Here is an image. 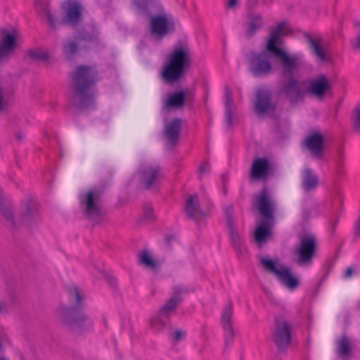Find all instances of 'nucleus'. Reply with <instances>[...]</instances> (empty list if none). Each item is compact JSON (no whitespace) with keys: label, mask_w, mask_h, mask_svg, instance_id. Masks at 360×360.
I'll use <instances>...</instances> for the list:
<instances>
[{"label":"nucleus","mask_w":360,"mask_h":360,"mask_svg":"<svg viewBox=\"0 0 360 360\" xmlns=\"http://www.w3.org/2000/svg\"><path fill=\"white\" fill-rule=\"evenodd\" d=\"M292 30L288 27L286 21L279 22L271 29L265 47L261 51H252L246 55L248 70L254 77L268 75L273 69L271 57L279 58L281 64V75H292L300 67L297 54H290L283 49V37L289 36Z\"/></svg>","instance_id":"nucleus-1"},{"label":"nucleus","mask_w":360,"mask_h":360,"mask_svg":"<svg viewBox=\"0 0 360 360\" xmlns=\"http://www.w3.org/2000/svg\"><path fill=\"white\" fill-rule=\"evenodd\" d=\"M136 14L149 19L151 37L161 41L165 37L176 32V23L172 15L164 13L159 0H132Z\"/></svg>","instance_id":"nucleus-2"},{"label":"nucleus","mask_w":360,"mask_h":360,"mask_svg":"<svg viewBox=\"0 0 360 360\" xmlns=\"http://www.w3.org/2000/svg\"><path fill=\"white\" fill-rule=\"evenodd\" d=\"M98 74L93 67L79 65L71 73L73 105L80 111L95 109L93 88L98 82Z\"/></svg>","instance_id":"nucleus-3"},{"label":"nucleus","mask_w":360,"mask_h":360,"mask_svg":"<svg viewBox=\"0 0 360 360\" xmlns=\"http://www.w3.org/2000/svg\"><path fill=\"white\" fill-rule=\"evenodd\" d=\"M70 300L75 302V307L63 306L58 311L59 320L72 332L83 333L93 328L91 318L82 310L84 297L81 289L75 285L68 288Z\"/></svg>","instance_id":"nucleus-4"},{"label":"nucleus","mask_w":360,"mask_h":360,"mask_svg":"<svg viewBox=\"0 0 360 360\" xmlns=\"http://www.w3.org/2000/svg\"><path fill=\"white\" fill-rule=\"evenodd\" d=\"M192 65V58L186 40H178L167 54L161 77L167 84L179 82Z\"/></svg>","instance_id":"nucleus-5"},{"label":"nucleus","mask_w":360,"mask_h":360,"mask_svg":"<svg viewBox=\"0 0 360 360\" xmlns=\"http://www.w3.org/2000/svg\"><path fill=\"white\" fill-rule=\"evenodd\" d=\"M256 207L262 219L255 231V239L259 245H262L271 232L274 226L276 204L271 198L268 190L264 188L256 198Z\"/></svg>","instance_id":"nucleus-6"},{"label":"nucleus","mask_w":360,"mask_h":360,"mask_svg":"<svg viewBox=\"0 0 360 360\" xmlns=\"http://www.w3.org/2000/svg\"><path fill=\"white\" fill-rule=\"evenodd\" d=\"M260 262L266 271L274 275L277 281L288 290L292 291L299 286V278L292 274L288 266H282L277 268L274 260L266 257H262Z\"/></svg>","instance_id":"nucleus-7"},{"label":"nucleus","mask_w":360,"mask_h":360,"mask_svg":"<svg viewBox=\"0 0 360 360\" xmlns=\"http://www.w3.org/2000/svg\"><path fill=\"white\" fill-rule=\"evenodd\" d=\"M272 340L275 344L278 354L286 352L292 340V326L283 316L275 318L274 327L272 330Z\"/></svg>","instance_id":"nucleus-8"},{"label":"nucleus","mask_w":360,"mask_h":360,"mask_svg":"<svg viewBox=\"0 0 360 360\" xmlns=\"http://www.w3.org/2000/svg\"><path fill=\"white\" fill-rule=\"evenodd\" d=\"M317 239L314 235L307 234L300 238L295 248L297 263L300 265L311 264L317 249Z\"/></svg>","instance_id":"nucleus-9"},{"label":"nucleus","mask_w":360,"mask_h":360,"mask_svg":"<svg viewBox=\"0 0 360 360\" xmlns=\"http://www.w3.org/2000/svg\"><path fill=\"white\" fill-rule=\"evenodd\" d=\"M102 193L98 190H89L81 203L85 205V214L94 223H99L103 219V210L100 205Z\"/></svg>","instance_id":"nucleus-10"},{"label":"nucleus","mask_w":360,"mask_h":360,"mask_svg":"<svg viewBox=\"0 0 360 360\" xmlns=\"http://www.w3.org/2000/svg\"><path fill=\"white\" fill-rule=\"evenodd\" d=\"M295 72L290 76L282 75L288 78V81L281 86V94L288 100L292 106H295L302 102L305 96V89H302L300 82L295 75Z\"/></svg>","instance_id":"nucleus-11"},{"label":"nucleus","mask_w":360,"mask_h":360,"mask_svg":"<svg viewBox=\"0 0 360 360\" xmlns=\"http://www.w3.org/2000/svg\"><path fill=\"white\" fill-rule=\"evenodd\" d=\"M277 109V104L273 101L270 89H259L255 94L254 110L257 115L271 116Z\"/></svg>","instance_id":"nucleus-12"},{"label":"nucleus","mask_w":360,"mask_h":360,"mask_svg":"<svg viewBox=\"0 0 360 360\" xmlns=\"http://www.w3.org/2000/svg\"><path fill=\"white\" fill-rule=\"evenodd\" d=\"M276 172V165L266 157L257 158L254 160L250 176L252 180H265L272 177Z\"/></svg>","instance_id":"nucleus-13"},{"label":"nucleus","mask_w":360,"mask_h":360,"mask_svg":"<svg viewBox=\"0 0 360 360\" xmlns=\"http://www.w3.org/2000/svg\"><path fill=\"white\" fill-rule=\"evenodd\" d=\"M333 91V85L328 77L323 75L319 74L314 78L308 81V86L305 88V92L316 96L321 100L328 94Z\"/></svg>","instance_id":"nucleus-14"},{"label":"nucleus","mask_w":360,"mask_h":360,"mask_svg":"<svg viewBox=\"0 0 360 360\" xmlns=\"http://www.w3.org/2000/svg\"><path fill=\"white\" fill-rule=\"evenodd\" d=\"M195 99V91L188 89L176 91L168 95L165 107L168 109H180L186 104L191 106Z\"/></svg>","instance_id":"nucleus-15"},{"label":"nucleus","mask_w":360,"mask_h":360,"mask_svg":"<svg viewBox=\"0 0 360 360\" xmlns=\"http://www.w3.org/2000/svg\"><path fill=\"white\" fill-rule=\"evenodd\" d=\"M305 147L313 158L322 159L324 155L325 140L321 133L313 131L304 140Z\"/></svg>","instance_id":"nucleus-16"},{"label":"nucleus","mask_w":360,"mask_h":360,"mask_svg":"<svg viewBox=\"0 0 360 360\" xmlns=\"http://www.w3.org/2000/svg\"><path fill=\"white\" fill-rule=\"evenodd\" d=\"M82 9L80 3L73 0L68 1L63 17L65 25L76 29L83 20Z\"/></svg>","instance_id":"nucleus-17"},{"label":"nucleus","mask_w":360,"mask_h":360,"mask_svg":"<svg viewBox=\"0 0 360 360\" xmlns=\"http://www.w3.org/2000/svg\"><path fill=\"white\" fill-rule=\"evenodd\" d=\"M233 316V304L229 302L225 306L221 317V323L224 333L225 348H229L233 342L234 331L231 322Z\"/></svg>","instance_id":"nucleus-18"},{"label":"nucleus","mask_w":360,"mask_h":360,"mask_svg":"<svg viewBox=\"0 0 360 360\" xmlns=\"http://www.w3.org/2000/svg\"><path fill=\"white\" fill-rule=\"evenodd\" d=\"M184 212L187 218L190 220L199 221L203 219L206 214L202 209L197 194L191 195L185 201Z\"/></svg>","instance_id":"nucleus-19"},{"label":"nucleus","mask_w":360,"mask_h":360,"mask_svg":"<svg viewBox=\"0 0 360 360\" xmlns=\"http://www.w3.org/2000/svg\"><path fill=\"white\" fill-rule=\"evenodd\" d=\"M182 128V120L179 117H174L165 126L164 135L166 143L170 148L176 146L180 139Z\"/></svg>","instance_id":"nucleus-20"},{"label":"nucleus","mask_w":360,"mask_h":360,"mask_svg":"<svg viewBox=\"0 0 360 360\" xmlns=\"http://www.w3.org/2000/svg\"><path fill=\"white\" fill-rule=\"evenodd\" d=\"M188 293L186 287L176 285L172 288V296L167 300L165 304L160 308V311L165 314L170 316V313L175 310L182 302V295Z\"/></svg>","instance_id":"nucleus-21"},{"label":"nucleus","mask_w":360,"mask_h":360,"mask_svg":"<svg viewBox=\"0 0 360 360\" xmlns=\"http://www.w3.org/2000/svg\"><path fill=\"white\" fill-rule=\"evenodd\" d=\"M41 219L38 212V203L32 199L26 202L25 210L20 214V220L28 226L37 223Z\"/></svg>","instance_id":"nucleus-22"},{"label":"nucleus","mask_w":360,"mask_h":360,"mask_svg":"<svg viewBox=\"0 0 360 360\" xmlns=\"http://www.w3.org/2000/svg\"><path fill=\"white\" fill-rule=\"evenodd\" d=\"M335 353L342 360H348L352 354L351 340L345 333L335 340Z\"/></svg>","instance_id":"nucleus-23"},{"label":"nucleus","mask_w":360,"mask_h":360,"mask_svg":"<svg viewBox=\"0 0 360 360\" xmlns=\"http://www.w3.org/2000/svg\"><path fill=\"white\" fill-rule=\"evenodd\" d=\"M303 37L308 43L310 49H312L314 55H315L321 62L328 61L329 58L327 56L326 51L321 46V38L316 40L314 37L309 32H303Z\"/></svg>","instance_id":"nucleus-24"},{"label":"nucleus","mask_w":360,"mask_h":360,"mask_svg":"<svg viewBox=\"0 0 360 360\" xmlns=\"http://www.w3.org/2000/svg\"><path fill=\"white\" fill-rule=\"evenodd\" d=\"M151 329L157 333L162 332L165 328H170V316L165 314L160 310L150 321Z\"/></svg>","instance_id":"nucleus-25"},{"label":"nucleus","mask_w":360,"mask_h":360,"mask_svg":"<svg viewBox=\"0 0 360 360\" xmlns=\"http://www.w3.org/2000/svg\"><path fill=\"white\" fill-rule=\"evenodd\" d=\"M0 210L2 215L7 220L8 223L11 224L12 227H15L16 224L14 219L13 212V206L10 200L4 196V192L2 189L0 188Z\"/></svg>","instance_id":"nucleus-26"},{"label":"nucleus","mask_w":360,"mask_h":360,"mask_svg":"<svg viewBox=\"0 0 360 360\" xmlns=\"http://www.w3.org/2000/svg\"><path fill=\"white\" fill-rule=\"evenodd\" d=\"M229 231L232 246L238 255H245L248 253V248L242 236L236 228L229 229Z\"/></svg>","instance_id":"nucleus-27"},{"label":"nucleus","mask_w":360,"mask_h":360,"mask_svg":"<svg viewBox=\"0 0 360 360\" xmlns=\"http://www.w3.org/2000/svg\"><path fill=\"white\" fill-rule=\"evenodd\" d=\"M138 262L139 264L153 271H158L161 266L160 262L153 259L147 250H143L138 254Z\"/></svg>","instance_id":"nucleus-28"},{"label":"nucleus","mask_w":360,"mask_h":360,"mask_svg":"<svg viewBox=\"0 0 360 360\" xmlns=\"http://www.w3.org/2000/svg\"><path fill=\"white\" fill-rule=\"evenodd\" d=\"M160 167L158 165H143L138 170L141 180H156L161 177L160 175Z\"/></svg>","instance_id":"nucleus-29"},{"label":"nucleus","mask_w":360,"mask_h":360,"mask_svg":"<svg viewBox=\"0 0 360 360\" xmlns=\"http://www.w3.org/2000/svg\"><path fill=\"white\" fill-rule=\"evenodd\" d=\"M232 104V91L229 86H226L224 89L225 119L229 127H231L233 124Z\"/></svg>","instance_id":"nucleus-30"},{"label":"nucleus","mask_w":360,"mask_h":360,"mask_svg":"<svg viewBox=\"0 0 360 360\" xmlns=\"http://www.w3.org/2000/svg\"><path fill=\"white\" fill-rule=\"evenodd\" d=\"M79 47L77 42L68 39L63 43V52L68 60L72 61L78 55Z\"/></svg>","instance_id":"nucleus-31"},{"label":"nucleus","mask_w":360,"mask_h":360,"mask_svg":"<svg viewBox=\"0 0 360 360\" xmlns=\"http://www.w3.org/2000/svg\"><path fill=\"white\" fill-rule=\"evenodd\" d=\"M43 10L47 18L49 27L52 31H56L62 25H65L64 18L62 19L58 18L54 14H53L46 7L44 8Z\"/></svg>","instance_id":"nucleus-32"},{"label":"nucleus","mask_w":360,"mask_h":360,"mask_svg":"<svg viewBox=\"0 0 360 360\" xmlns=\"http://www.w3.org/2000/svg\"><path fill=\"white\" fill-rule=\"evenodd\" d=\"M262 18L260 15H253L249 22L246 33L248 37H253L257 30L262 27Z\"/></svg>","instance_id":"nucleus-33"},{"label":"nucleus","mask_w":360,"mask_h":360,"mask_svg":"<svg viewBox=\"0 0 360 360\" xmlns=\"http://www.w3.org/2000/svg\"><path fill=\"white\" fill-rule=\"evenodd\" d=\"M224 212L226 217L229 230L235 228L234 207L233 204H229L224 207Z\"/></svg>","instance_id":"nucleus-34"},{"label":"nucleus","mask_w":360,"mask_h":360,"mask_svg":"<svg viewBox=\"0 0 360 360\" xmlns=\"http://www.w3.org/2000/svg\"><path fill=\"white\" fill-rule=\"evenodd\" d=\"M160 181H139V191H157L160 185Z\"/></svg>","instance_id":"nucleus-35"},{"label":"nucleus","mask_w":360,"mask_h":360,"mask_svg":"<svg viewBox=\"0 0 360 360\" xmlns=\"http://www.w3.org/2000/svg\"><path fill=\"white\" fill-rule=\"evenodd\" d=\"M27 55L34 60L46 61L49 58V56L47 53L40 50H29Z\"/></svg>","instance_id":"nucleus-36"},{"label":"nucleus","mask_w":360,"mask_h":360,"mask_svg":"<svg viewBox=\"0 0 360 360\" xmlns=\"http://www.w3.org/2000/svg\"><path fill=\"white\" fill-rule=\"evenodd\" d=\"M353 129L356 133H360V108H356L353 116Z\"/></svg>","instance_id":"nucleus-37"},{"label":"nucleus","mask_w":360,"mask_h":360,"mask_svg":"<svg viewBox=\"0 0 360 360\" xmlns=\"http://www.w3.org/2000/svg\"><path fill=\"white\" fill-rule=\"evenodd\" d=\"M143 210H144V218L146 220H153L155 218L154 214H153V208L150 203L146 202L143 205Z\"/></svg>","instance_id":"nucleus-38"},{"label":"nucleus","mask_w":360,"mask_h":360,"mask_svg":"<svg viewBox=\"0 0 360 360\" xmlns=\"http://www.w3.org/2000/svg\"><path fill=\"white\" fill-rule=\"evenodd\" d=\"M302 188L307 193L316 190L318 186V181H302Z\"/></svg>","instance_id":"nucleus-39"},{"label":"nucleus","mask_w":360,"mask_h":360,"mask_svg":"<svg viewBox=\"0 0 360 360\" xmlns=\"http://www.w3.org/2000/svg\"><path fill=\"white\" fill-rule=\"evenodd\" d=\"M302 180H318V176L309 168H305L302 172Z\"/></svg>","instance_id":"nucleus-40"},{"label":"nucleus","mask_w":360,"mask_h":360,"mask_svg":"<svg viewBox=\"0 0 360 360\" xmlns=\"http://www.w3.org/2000/svg\"><path fill=\"white\" fill-rule=\"evenodd\" d=\"M169 336L172 338V340L178 342L186 336V333L183 332L181 329H176L173 333H170Z\"/></svg>","instance_id":"nucleus-41"},{"label":"nucleus","mask_w":360,"mask_h":360,"mask_svg":"<svg viewBox=\"0 0 360 360\" xmlns=\"http://www.w3.org/2000/svg\"><path fill=\"white\" fill-rule=\"evenodd\" d=\"M354 27H358L357 37L355 43L353 44V48L354 49L360 51V22H356Z\"/></svg>","instance_id":"nucleus-42"},{"label":"nucleus","mask_w":360,"mask_h":360,"mask_svg":"<svg viewBox=\"0 0 360 360\" xmlns=\"http://www.w3.org/2000/svg\"><path fill=\"white\" fill-rule=\"evenodd\" d=\"M210 167V165L207 162H204L202 163V165L199 167V179L202 178V174L207 172H208Z\"/></svg>","instance_id":"nucleus-43"},{"label":"nucleus","mask_w":360,"mask_h":360,"mask_svg":"<svg viewBox=\"0 0 360 360\" xmlns=\"http://www.w3.org/2000/svg\"><path fill=\"white\" fill-rule=\"evenodd\" d=\"M4 91L3 88L0 87V111L4 108Z\"/></svg>","instance_id":"nucleus-44"},{"label":"nucleus","mask_w":360,"mask_h":360,"mask_svg":"<svg viewBox=\"0 0 360 360\" xmlns=\"http://www.w3.org/2000/svg\"><path fill=\"white\" fill-rule=\"evenodd\" d=\"M360 236V217L357 219L355 224V236Z\"/></svg>","instance_id":"nucleus-45"},{"label":"nucleus","mask_w":360,"mask_h":360,"mask_svg":"<svg viewBox=\"0 0 360 360\" xmlns=\"http://www.w3.org/2000/svg\"><path fill=\"white\" fill-rule=\"evenodd\" d=\"M237 4H238V0H228L227 7L229 8H234L236 7Z\"/></svg>","instance_id":"nucleus-46"},{"label":"nucleus","mask_w":360,"mask_h":360,"mask_svg":"<svg viewBox=\"0 0 360 360\" xmlns=\"http://www.w3.org/2000/svg\"><path fill=\"white\" fill-rule=\"evenodd\" d=\"M353 273H354L353 269L352 267H348L345 271V277L346 278H349L352 276Z\"/></svg>","instance_id":"nucleus-47"},{"label":"nucleus","mask_w":360,"mask_h":360,"mask_svg":"<svg viewBox=\"0 0 360 360\" xmlns=\"http://www.w3.org/2000/svg\"><path fill=\"white\" fill-rule=\"evenodd\" d=\"M174 240V236H167L165 238V241L168 246H171L172 241Z\"/></svg>","instance_id":"nucleus-48"},{"label":"nucleus","mask_w":360,"mask_h":360,"mask_svg":"<svg viewBox=\"0 0 360 360\" xmlns=\"http://www.w3.org/2000/svg\"><path fill=\"white\" fill-rule=\"evenodd\" d=\"M16 137H17V139L19 141H21L22 140L24 139L25 138V134L22 131H18L16 134Z\"/></svg>","instance_id":"nucleus-49"},{"label":"nucleus","mask_w":360,"mask_h":360,"mask_svg":"<svg viewBox=\"0 0 360 360\" xmlns=\"http://www.w3.org/2000/svg\"><path fill=\"white\" fill-rule=\"evenodd\" d=\"M108 282L112 286L116 285V283H117L115 278H114L113 277H108Z\"/></svg>","instance_id":"nucleus-50"},{"label":"nucleus","mask_w":360,"mask_h":360,"mask_svg":"<svg viewBox=\"0 0 360 360\" xmlns=\"http://www.w3.org/2000/svg\"><path fill=\"white\" fill-rule=\"evenodd\" d=\"M257 3V0H248V4L250 6H255Z\"/></svg>","instance_id":"nucleus-51"},{"label":"nucleus","mask_w":360,"mask_h":360,"mask_svg":"<svg viewBox=\"0 0 360 360\" xmlns=\"http://www.w3.org/2000/svg\"><path fill=\"white\" fill-rule=\"evenodd\" d=\"M221 178H222L224 180H225L226 179H227V178H228V174H227L226 173H223V174H221Z\"/></svg>","instance_id":"nucleus-52"},{"label":"nucleus","mask_w":360,"mask_h":360,"mask_svg":"<svg viewBox=\"0 0 360 360\" xmlns=\"http://www.w3.org/2000/svg\"><path fill=\"white\" fill-rule=\"evenodd\" d=\"M338 224V219H335V224H334V226H335V225ZM333 229H335V227H333Z\"/></svg>","instance_id":"nucleus-53"},{"label":"nucleus","mask_w":360,"mask_h":360,"mask_svg":"<svg viewBox=\"0 0 360 360\" xmlns=\"http://www.w3.org/2000/svg\"><path fill=\"white\" fill-rule=\"evenodd\" d=\"M1 311H2V307H1V305L0 304V312H1Z\"/></svg>","instance_id":"nucleus-54"},{"label":"nucleus","mask_w":360,"mask_h":360,"mask_svg":"<svg viewBox=\"0 0 360 360\" xmlns=\"http://www.w3.org/2000/svg\"><path fill=\"white\" fill-rule=\"evenodd\" d=\"M39 3L41 5L42 4V1L41 0H39Z\"/></svg>","instance_id":"nucleus-55"}]
</instances>
